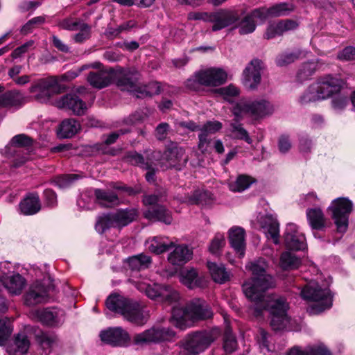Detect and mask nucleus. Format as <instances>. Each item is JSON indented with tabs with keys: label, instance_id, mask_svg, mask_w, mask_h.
Here are the masks:
<instances>
[{
	"label": "nucleus",
	"instance_id": "obj_45",
	"mask_svg": "<svg viewBox=\"0 0 355 355\" xmlns=\"http://www.w3.org/2000/svg\"><path fill=\"white\" fill-rule=\"evenodd\" d=\"M294 10L292 3L283 2L276 3L269 8V15L271 17H282L289 15Z\"/></svg>",
	"mask_w": 355,
	"mask_h": 355
},
{
	"label": "nucleus",
	"instance_id": "obj_37",
	"mask_svg": "<svg viewBox=\"0 0 355 355\" xmlns=\"http://www.w3.org/2000/svg\"><path fill=\"white\" fill-rule=\"evenodd\" d=\"M2 284L10 295H19L21 293L26 285V280L18 273L13 274L3 282Z\"/></svg>",
	"mask_w": 355,
	"mask_h": 355
},
{
	"label": "nucleus",
	"instance_id": "obj_15",
	"mask_svg": "<svg viewBox=\"0 0 355 355\" xmlns=\"http://www.w3.org/2000/svg\"><path fill=\"white\" fill-rule=\"evenodd\" d=\"M240 19L239 12L232 9H219L211 12L209 23L212 24L211 31L214 32L231 27L237 28V22Z\"/></svg>",
	"mask_w": 355,
	"mask_h": 355
},
{
	"label": "nucleus",
	"instance_id": "obj_26",
	"mask_svg": "<svg viewBox=\"0 0 355 355\" xmlns=\"http://www.w3.org/2000/svg\"><path fill=\"white\" fill-rule=\"evenodd\" d=\"M10 144L17 148H23L27 151L26 156L22 157L20 159L15 160L14 165L18 167L30 159V153L33 151L35 142L26 135L19 134L12 137Z\"/></svg>",
	"mask_w": 355,
	"mask_h": 355
},
{
	"label": "nucleus",
	"instance_id": "obj_13",
	"mask_svg": "<svg viewBox=\"0 0 355 355\" xmlns=\"http://www.w3.org/2000/svg\"><path fill=\"white\" fill-rule=\"evenodd\" d=\"M175 331L168 327H153L141 333L135 334L133 337V343L137 345H143L171 340L175 337Z\"/></svg>",
	"mask_w": 355,
	"mask_h": 355
},
{
	"label": "nucleus",
	"instance_id": "obj_48",
	"mask_svg": "<svg viewBox=\"0 0 355 355\" xmlns=\"http://www.w3.org/2000/svg\"><path fill=\"white\" fill-rule=\"evenodd\" d=\"M269 338V334L262 329L259 330V334L257 336V340L259 345L260 349L265 355L268 353L275 352V346L270 344Z\"/></svg>",
	"mask_w": 355,
	"mask_h": 355
},
{
	"label": "nucleus",
	"instance_id": "obj_39",
	"mask_svg": "<svg viewBox=\"0 0 355 355\" xmlns=\"http://www.w3.org/2000/svg\"><path fill=\"white\" fill-rule=\"evenodd\" d=\"M80 129V123L73 119H68L62 121L57 134L60 138H71Z\"/></svg>",
	"mask_w": 355,
	"mask_h": 355
},
{
	"label": "nucleus",
	"instance_id": "obj_46",
	"mask_svg": "<svg viewBox=\"0 0 355 355\" xmlns=\"http://www.w3.org/2000/svg\"><path fill=\"white\" fill-rule=\"evenodd\" d=\"M304 56L305 53L300 50H296L291 53H284L277 57L276 63L279 67H284Z\"/></svg>",
	"mask_w": 355,
	"mask_h": 355
},
{
	"label": "nucleus",
	"instance_id": "obj_11",
	"mask_svg": "<svg viewBox=\"0 0 355 355\" xmlns=\"http://www.w3.org/2000/svg\"><path fill=\"white\" fill-rule=\"evenodd\" d=\"M353 209V203L347 198H338L334 200L328 211L336 227L338 233H345L349 225V217Z\"/></svg>",
	"mask_w": 355,
	"mask_h": 355
},
{
	"label": "nucleus",
	"instance_id": "obj_4",
	"mask_svg": "<svg viewBox=\"0 0 355 355\" xmlns=\"http://www.w3.org/2000/svg\"><path fill=\"white\" fill-rule=\"evenodd\" d=\"M113 77L117 79V84L122 89L128 92H133L136 89L132 73L128 69H123L121 67H116L109 71L101 70L90 72L87 76V81L92 87L102 89L111 83Z\"/></svg>",
	"mask_w": 355,
	"mask_h": 355
},
{
	"label": "nucleus",
	"instance_id": "obj_20",
	"mask_svg": "<svg viewBox=\"0 0 355 355\" xmlns=\"http://www.w3.org/2000/svg\"><path fill=\"white\" fill-rule=\"evenodd\" d=\"M63 310L58 308H46L32 311L31 317L46 325H58L64 320Z\"/></svg>",
	"mask_w": 355,
	"mask_h": 355
},
{
	"label": "nucleus",
	"instance_id": "obj_9",
	"mask_svg": "<svg viewBox=\"0 0 355 355\" xmlns=\"http://www.w3.org/2000/svg\"><path fill=\"white\" fill-rule=\"evenodd\" d=\"M216 338L212 331L196 332L189 335L173 352V355H198L205 351Z\"/></svg>",
	"mask_w": 355,
	"mask_h": 355
},
{
	"label": "nucleus",
	"instance_id": "obj_35",
	"mask_svg": "<svg viewBox=\"0 0 355 355\" xmlns=\"http://www.w3.org/2000/svg\"><path fill=\"white\" fill-rule=\"evenodd\" d=\"M180 281L189 288L203 287L206 284L205 279L199 277L197 271L194 269L181 271Z\"/></svg>",
	"mask_w": 355,
	"mask_h": 355
},
{
	"label": "nucleus",
	"instance_id": "obj_2",
	"mask_svg": "<svg viewBox=\"0 0 355 355\" xmlns=\"http://www.w3.org/2000/svg\"><path fill=\"white\" fill-rule=\"evenodd\" d=\"M105 304L110 311L120 314L125 320L139 326L145 324L149 318L148 311L143 304L119 294H111Z\"/></svg>",
	"mask_w": 355,
	"mask_h": 355
},
{
	"label": "nucleus",
	"instance_id": "obj_59",
	"mask_svg": "<svg viewBox=\"0 0 355 355\" xmlns=\"http://www.w3.org/2000/svg\"><path fill=\"white\" fill-rule=\"evenodd\" d=\"M125 159L128 162L132 165L139 166L144 169L150 168V164L148 162H145L144 157L137 153H129Z\"/></svg>",
	"mask_w": 355,
	"mask_h": 355
},
{
	"label": "nucleus",
	"instance_id": "obj_30",
	"mask_svg": "<svg viewBox=\"0 0 355 355\" xmlns=\"http://www.w3.org/2000/svg\"><path fill=\"white\" fill-rule=\"evenodd\" d=\"M261 227L268 239H272L274 243H279V227L275 218L266 215L261 218Z\"/></svg>",
	"mask_w": 355,
	"mask_h": 355
},
{
	"label": "nucleus",
	"instance_id": "obj_16",
	"mask_svg": "<svg viewBox=\"0 0 355 355\" xmlns=\"http://www.w3.org/2000/svg\"><path fill=\"white\" fill-rule=\"evenodd\" d=\"M187 161L188 156L185 155L184 149L176 144H172L165 150L162 158L154 165L159 166L163 169L169 167H177L180 169V167L185 165Z\"/></svg>",
	"mask_w": 355,
	"mask_h": 355
},
{
	"label": "nucleus",
	"instance_id": "obj_47",
	"mask_svg": "<svg viewBox=\"0 0 355 355\" xmlns=\"http://www.w3.org/2000/svg\"><path fill=\"white\" fill-rule=\"evenodd\" d=\"M252 182L250 177L241 175L235 181L229 183V188L232 191L241 192L248 189Z\"/></svg>",
	"mask_w": 355,
	"mask_h": 355
},
{
	"label": "nucleus",
	"instance_id": "obj_25",
	"mask_svg": "<svg viewBox=\"0 0 355 355\" xmlns=\"http://www.w3.org/2000/svg\"><path fill=\"white\" fill-rule=\"evenodd\" d=\"M298 24L291 19L279 20L270 22L266 31L264 37L270 40L282 35L284 33L295 29Z\"/></svg>",
	"mask_w": 355,
	"mask_h": 355
},
{
	"label": "nucleus",
	"instance_id": "obj_50",
	"mask_svg": "<svg viewBox=\"0 0 355 355\" xmlns=\"http://www.w3.org/2000/svg\"><path fill=\"white\" fill-rule=\"evenodd\" d=\"M13 331L12 321L10 318L0 319V346H4Z\"/></svg>",
	"mask_w": 355,
	"mask_h": 355
},
{
	"label": "nucleus",
	"instance_id": "obj_28",
	"mask_svg": "<svg viewBox=\"0 0 355 355\" xmlns=\"http://www.w3.org/2000/svg\"><path fill=\"white\" fill-rule=\"evenodd\" d=\"M245 230L241 227L234 226L228 231L230 245L241 258L243 257L245 251Z\"/></svg>",
	"mask_w": 355,
	"mask_h": 355
},
{
	"label": "nucleus",
	"instance_id": "obj_60",
	"mask_svg": "<svg viewBox=\"0 0 355 355\" xmlns=\"http://www.w3.org/2000/svg\"><path fill=\"white\" fill-rule=\"evenodd\" d=\"M252 19L256 22H264L268 17H271L269 15V8H259L253 10L250 14H248Z\"/></svg>",
	"mask_w": 355,
	"mask_h": 355
},
{
	"label": "nucleus",
	"instance_id": "obj_7",
	"mask_svg": "<svg viewBox=\"0 0 355 355\" xmlns=\"http://www.w3.org/2000/svg\"><path fill=\"white\" fill-rule=\"evenodd\" d=\"M302 297L311 302L307 308L309 314H319L329 309L332 306V295L328 288V285L320 286L315 280L310 281L301 291Z\"/></svg>",
	"mask_w": 355,
	"mask_h": 355
},
{
	"label": "nucleus",
	"instance_id": "obj_57",
	"mask_svg": "<svg viewBox=\"0 0 355 355\" xmlns=\"http://www.w3.org/2000/svg\"><path fill=\"white\" fill-rule=\"evenodd\" d=\"M217 92L224 98V100L231 102L232 98L239 94V89L233 85L217 89Z\"/></svg>",
	"mask_w": 355,
	"mask_h": 355
},
{
	"label": "nucleus",
	"instance_id": "obj_8",
	"mask_svg": "<svg viewBox=\"0 0 355 355\" xmlns=\"http://www.w3.org/2000/svg\"><path fill=\"white\" fill-rule=\"evenodd\" d=\"M273 105L266 99H241L232 107V113L238 119L248 116L254 119H260L272 114Z\"/></svg>",
	"mask_w": 355,
	"mask_h": 355
},
{
	"label": "nucleus",
	"instance_id": "obj_21",
	"mask_svg": "<svg viewBox=\"0 0 355 355\" xmlns=\"http://www.w3.org/2000/svg\"><path fill=\"white\" fill-rule=\"evenodd\" d=\"M49 288L45 287L41 282L32 284L24 295V302L28 306H34L48 302Z\"/></svg>",
	"mask_w": 355,
	"mask_h": 355
},
{
	"label": "nucleus",
	"instance_id": "obj_56",
	"mask_svg": "<svg viewBox=\"0 0 355 355\" xmlns=\"http://www.w3.org/2000/svg\"><path fill=\"white\" fill-rule=\"evenodd\" d=\"M78 30L80 31L73 36V40L76 43H82L88 40L91 36V27L85 24L81 23Z\"/></svg>",
	"mask_w": 355,
	"mask_h": 355
},
{
	"label": "nucleus",
	"instance_id": "obj_41",
	"mask_svg": "<svg viewBox=\"0 0 355 355\" xmlns=\"http://www.w3.org/2000/svg\"><path fill=\"white\" fill-rule=\"evenodd\" d=\"M151 263V258L146 254H140L130 257L127 260L129 268L132 271H139L148 268Z\"/></svg>",
	"mask_w": 355,
	"mask_h": 355
},
{
	"label": "nucleus",
	"instance_id": "obj_33",
	"mask_svg": "<svg viewBox=\"0 0 355 355\" xmlns=\"http://www.w3.org/2000/svg\"><path fill=\"white\" fill-rule=\"evenodd\" d=\"M114 227L121 228L134 221L138 215L137 210L133 208L119 209L112 213Z\"/></svg>",
	"mask_w": 355,
	"mask_h": 355
},
{
	"label": "nucleus",
	"instance_id": "obj_58",
	"mask_svg": "<svg viewBox=\"0 0 355 355\" xmlns=\"http://www.w3.org/2000/svg\"><path fill=\"white\" fill-rule=\"evenodd\" d=\"M237 347L235 336L227 329L224 336L223 348L227 353L233 352Z\"/></svg>",
	"mask_w": 355,
	"mask_h": 355
},
{
	"label": "nucleus",
	"instance_id": "obj_53",
	"mask_svg": "<svg viewBox=\"0 0 355 355\" xmlns=\"http://www.w3.org/2000/svg\"><path fill=\"white\" fill-rule=\"evenodd\" d=\"M225 237L224 234L218 232L216 233L212 240L211 241L209 250L213 254L218 255L225 245Z\"/></svg>",
	"mask_w": 355,
	"mask_h": 355
},
{
	"label": "nucleus",
	"instance_id": "obj_29",
	"mask_svg": "<svg viewBox=\"0 0 355 355\" xmlns=\"http://www.w3.org/2000/svg\"><path fill=\"white\" fill-rule=\"evenodd\" d=\"M148 250L155 254H162L175 246L174 242L168 237L157 236L149 238L146 241Z\"/></svg>",
	"mask_w": 355,
	"mask_h": 355
},
{
	"label": "nucleus",
	"instance_id": "obj_18",
	"mask_svg": "<svg viewBox=\"0 0 355 355\" xmlns=\"http://www.w3.org/2000/svg\"><path fill=\"white\" fill-rule=\"evenodd\" d=\"M53 105L59 108L69 110L76 115H83L87 110V106L78 96L67 94L56 99Z\"/></svg>",
	"mask_w": 355,
	"mask_h": 355
},
{
	"label": "nucleus",
	"instance_id": "obj_49",
	"mask_svg": "<svg viewBox=\"0 0 355 355\" xmlns=\"http://www.w3.org/2000/svg\"><path fill=\"white\" fill-rule=\"evenodd\" d=\"M318 61L319 60L311 61L304 63L297 72V77L298 80L303 81L312 76L318 68Z\"/></svg>",
	"mask_w": 355,
	"mask_h": 355
},
{
	"label": "nucleus",
	"instance_id": "obj_51",
	"mask_svg": "<svg viewBox=\"0 0 355 355\" xmlns=\"http://www.w3.org/2000/svg\"><path fill=\"white\" fill-rule=\"evenodd\" d=\"M110 227H114L112 213L103 214L97 218L95 229L98 233L103 234Z\"/></svg>",
	"mask_w": 355,
	"mask_h": 355
},
{
	"label": "nucleus",
	"instance_id": "obj_36",
	"mask_svg": "<svg viewBox=\"0 0 355 355\" xmlns=\"http://www.w3.org/2000/svg\"><path fill=\"white\" fill-rule=\"evenodd\" d=\"M19 209L24 215L29 216L37 214L41 209V204L38 195L30 194L19 204Z\"/></svg>",
	"mask_w": 355,
	"mask_h": 355
},
{
	"label": "nucleus",
	"instance_id": "obj_42",
	"mask_svg": "<svg viewBox=\"0 0 355 355\" xmlns=\"http://www.w3.org/2000/svg\"><path fill=\"white\" fill-rule=\"evenodd\" d=\"M94 193L96 196V200L103 206L111 207L119 204V198L114 192L95 189Z\"/></svg>",
	"mask_w": 355,
	"mask_h": 355
},
{
	"label": "nucleus",
	"instance_id": "obj_10",
	"mask_svg": "<svg viewBox=\"0 0 355 355\" xmlns=\"http://www.w3.org/2000/svg\"><path fill=\"white\" fill-rule=\"evenodd\" d=\"M33 100L41 103H49L52 97L61 92V86L55 77L40 78L33 82L28 88Z\"/></svg>",
	"mask_w": 355,
	"mask_h": 355
},
{
	"label": "nucleus",
	"instance_id": "obj_19",
	"mask_svg": "<svg viewBox=\"0 0 355 355\" xmlns=\"http://www.w3.org/2000/svg\"><path fill=\"white\" fill-rule=\"evenodd\" d=\"M284 239L286 248L290 250H303L306 248L304 234L294 223H289L286 225Z\"/></svg>",
	"mask_w": 355,
	"mask_h": 355
},
{
	"label": "nucleus",
	"instance_id": "obj_3",
	"mask_svg": "<svg viewBox=\"0 0 355 355\" xmlns=\"http://www.w3.org/2000/svg\"><path fill=\"white\" fill-rule=\"evenodd\" d=\"M212 316V312L205 302L196 299L186 306H174L171 322L180 329H186L197 320H205Z\"/></svg>",
	"mask_w": 355,
	"mask_h": 355
},
{
	"label": "nucleus",
	"instance_id": "obj_62",
	"mask_svg": "<svg viewBox=\"0 0 355 355\" xmlns=\"http://www.w3.org/2000/svg\"><path fill=\"white\" fill-rule=\"evenodd\" d=\"M45 18L42 16H39L31 19L21 28V33L24 35H27L31 33L37 25L43 24Z\"/></svg>",
	"mask_w": 355,
	"mask_h": 355
},
{
	"label": "nucleus",
	"instance_id": "obj_23",
	"mask_svg": "<svg viewBox=\"0 0 355 355\" xmlns=\"http://www.w3.org/2000/svg\"><path fill=\"white\" fill-rule=\"evenodd\" d=\"M103 342L114 346L125 345L130 340L128 333L121 327H112L103 330L100 333Z\"/></svg>",
	"mask_w": 355,
	"mask_h": 355
},
{
	"label": "nucleus",
	"instance_id": "obj_64",
	"mask_svg": "<svg viewBox=\"0 0 355 355\" xmlns=\"http://www.w3.org/2000/svg\"><path fill=\"white\" fill-rule=\"evenodd\" d=\"M34 43L35 42L33 40H29L27 42L15 49L11 54V57L12 58V59L19 58L21 56H23V55H24L26 53H27L30 49H33Z\"/></svg>",
	"mask_w": 355,
	"mask_h": 355
},
{
	"label": "nucleus",
	"instance_id": "obj_1",
	"mask_svg": "<svg viewBox=\"0 0 355 355\" xmlns=\"http://www.w3.org/2000/svg\"><path fill=\"white\" fill-rule=\"evenodd\" d=\"M268 266L263 258L251 261L245 266L252 272V277L243 283V291L252 302L260 301L266 297L265 292L275 286L273 277L266 273Z\"/></svg>",
	"mask_w": 355,
	"mask_h": 355
},
{
	"label": "nucleus",
	"instance_id": "obj_32",
	"mask_svg": "<svg viewBox=\"0 0 355 355\" xmlns=\"http://www.w3.org/2000/svg\"><path fill=\"white\" fill-rule=\"evenodd\" d=\"M40 345V355H55V350L58 347L56 336L47 333H42L37 336Z\"/></svg>",
	"mask_w": 355,
	"mask_h": 355
},
{
	"label": "nucleus",
	"instance_id": "obj_52",
	"mask_svg": "<svg viewBox=\"0 0 355 355\" xmlns=\"http://www.w3.org/2000/svg\"><path fill=\"white\" fill-rule=\"evenodd\" d=\"M237 28H239V33L241 35L252 33L255 31L256 23L249 15H247L241 21L239 20Z\"/></svg>",
	"mask_w": 355,
	"mask_h": 355
},
{
	"label": "nucleus",
	"instance_id": "obj_34",
	"mask_svg": "<svg viewBox=\"0 0 355 355\" xmlns=\"http://www.w3.org/2000/svg\"><path fill=\"white\" fill-rule=\"evenodd\" d=\"M207 268L213 280L218 284H225L230 280L232 275L227 270L223 264H217L214 262H207Z\"/></svg>",
	"mask_w": 355,
	"mask_h": 355
},
{
	"label": "nucleus",
	"instance_id": "obj_5",
	"mask_svg": "<svg viewBox=\"0 0 355 355\" xmlns=\"http://www.w3.org/2000/svg\"><path fill=\"white\" fill-rule=\"evenodd\" d=\"M255 302L254 311L259 315L263 309H270L272 315L270 325L275 331H294L292 320L288 317L286 311L288 304L284 298L271 300L270 296Z\"/></svg>",
	"mask_w": 355,
	"mask_h": 355
},
{
	"label": "nucleus",
	"instance_id": "obj_43",
	"mask_svg": "<svg viewBox=\"0 0 355 355\" xmlns=\"http://www.w3.org/2000/svg\"><path fill=\"white\" fill-rule=\"evenodd\" d=\"M241 119L235 116L234 121L230 123V131L232 133L233 138L240 140H244L248 144H251L252 139L250 137L248 131L243 127L242 124L238 122Z\"/></svg>",
	"mask_w": 355,
	"mask_h": 355
},
{
	"label": "nucleus",
	"instance_id": "obj_63",
	"mask_svg": "<svg viewBox=\"0 0 355 355\" xmlns=\"http://www.w3.org/2000/svg\"><path fill=\"white\" fill-rule=\"evenodd\" d=\"M137 26V22L135 20H129L121 24L116 29L114 30L112 28H108L107 35H117L122 31H128Z\"/></svg>",
	"mask_w": 355,
	"mask_h": 355
},
{
	"label": "nucleus",
	"instance_id": "obj_17",
	"mask_svg": "<svg viewBox=\"0 0 355 355\" xmlns=\"http://www.w3.org/2000/svg\"><path fill=\"white\" fill-rule=\"evenodd\" d=\"M263 69V65L261 60H252L243 71L242 83L243 85L250 89H257L261 82Z\"/></svg>",
	"mask_w": 355,
	"mask_h": 355
},
{
	"label": "nucleus",
	"instance_id": "obj_27",
	"mask_svg": "<svg viewBox=\"0 0 355 355\" xmlns=\"http://www.w3.org/2000/svg\"><path fill=\"white\" fill-rule=\"evenodd\" d=\"M173 247V250L168 255V261L170 263L182 266L191 259L193 251L187 245H175Z\"/></svg>",
	"mask_w": 355,
	"mask_h": 355
},
{
	"label": "nucleus",
	"instance_id": "obj_61",
	"mask_svg": "<svg viewBox=\"0 0 355 355\" xmlns=\"http://www.w3.org/2000/svg\"><path fill=\"white\" fill-rule=\"evenodd\" d=\"M308 355H331L323 343H315L306 346Z\"/></svg>",
	"mask_w": 355,
	"mask_h": 355
},
{
	"label": "nucleus",
	"instance_id": "obj_6",
	"mask_svg": "<svg viewBox=\"0 0 355 355\" xmlns=\"http://www.w3.org/2000/svg\"><path fill=\"white\" fill-rule=\"evenodd\" d=\"M343 84V80L337 76H324L309 87L300 96V101L305 104L326 99L334 94L339 92Z\"/></svg>",
	"mask_w": 355,
	"mask_h": 355
},
{
	"label": "nucleus",
	"instance_id": "obj_22",
	"mask_svg": "<svg viewBox=\"0 0 355 355\" xmlns=\"http://www.w3.org/2000/svg\"><path fill=\"white\" fill-rule=\"evenodd\" d=\"M198 76L202 85L216 87L225 83L227 78V73L220 68H209L198 71Z\"/></svg>",
	"mask_w": 355,
	"mask_h": 355
},
{
	"label": "nucleus",
	"instance_id": "obj_24",
	"mask_svg": "<svg viewBox=\"0 0 355 355\" xmlns=\"http://www.w3.org/2000/svg\"><path fill=\"white\" fill-rule=\"evenodd\" d=\"M31 346V341L24 333L15 334L6 346V351L9 355L26 354Z\"/></svg>",
	"mask_w": 355,
	"mask_h": 355
},
{
	"label": "nucleus",
	"instance_id": "obj_54",
	"mask_svg": "<svg viewBox=\"0 0 355 355\" xmlns=\"http://www.w3.org/2000/svg\"><path fill=\"white\" fill-rule=\"evenodd\" d=\"M80 175L77 174H67L55 177L53 180V184L60 189L69 187L76 180L80 179Z\"/></svg>",
	"mask_w": 355,
	"mask_h": 355
},
{
	"label": "nucleus",
	"instance_id": "obj_12",
	"mask_svg": "<svg viewBox=\"0 0 355 355\" xmlns=\"http://www.w3.org/2000/svg\"><path fill=\"white\" fill-rule=\"evenodd\" d=\"M136 287L140 291L144 292L152 300L169 304L177 302L180 300L179 293L170 286L137 282L136 283Z\"/></svg>",
	"mask_w": 355,
	"mask_h": 355
},
{
	"label": "nucleus",
	"instance_id": "obj_31",
	"mask_svg": "<svg viewBox=\"0 0 355 355\" xmlns=\"http://www.w3.org/2000/svg\"><path fill=\"white\" fill-rule=\"evenodd\" d=\"M306 217L309 225L313 230H324L330 225L320 208L307 209Z\"/></svg>",
	"mask_w": 355,
	"mask_h": 355
},
{
	"label": "nucleus",
	"instance_id": "obj_44",
	"mask_svg": "<svg viewBox=\"0 0 355 355\" xmlns=\"http://www.w3.org/2000/svg\"><path fill=\"white\" fill-rule=\"evenodd\" d=\"M300 264V259L290 252H285L280 257L279 265L283 270H294Z\"/></svg>",
	"mask_w": 355,
	"mask_h": 355
},
{
	"label": "nucleus",
	"instance_id": "obj_14",
	"mask_svg": "<svg viewBox=\"0 0 355 355\" xmlns=\"http://www.w3.org/2000/svg\"><path fill=\"white\" fill-rule=\"evenodd\" d=\"M162 198L161 195L157 194L145 196L143 198L144 204L146 206L154 205V207L145 211L144 215L150 220H157L169 225L173 220L171 212L164 207L157 205L158 202L162 201Z\"/></svg>",
	"mask_w": 355,
	"mask_h": 355
},
{
	"label": "nucleus",
	"instance_id": "obj_38",
	"mask_svg": "<svg viewBox=\"0 0 355 355\" xmlns=\"http://www.w3.org/2000/svg\"><path fill=\"white\" fill-rule=\"evenodd\" d=\"M222 123L218 121H208L200 129L201 132L199 135L198 147L200 150L204 151L206 150V144L208 143L207 135L214 134L222 128Z\"/></svg>",
	"mask_w": 355,
	"mask_h": 355
},
{
	"label": "nucleus",
	"instance_id": "obj_55",
	"mask_svg": "<svg viewBox=\"0 0 355 355\" xmlns=\"http://www.w3.org/2000/svg\"><path fill=\"white\" fill-rule=\"evenodd\" d=\"M95 199L92 191H85L78 199L77 205L82 209H91L94 207Z\"/></svg>",
	"mask_w": 355,
	"mask_h": 355
},
{
	"label": "nucleus",
	"instance_id": "obj_40",
	"mask_svg": "<svg viewBox=\"0 0 355 355\" xmlns=\"http://www.w3.org/2000/svg\"><path fill=\"white\" fill-rule=\"evenodd\" d=\"M24 97L18 90L8 91L0 95V107H13L21 105L23 103Z\"/></svg>",
	"mask_w": 355,
	"mask_h": 355
}]
</instances>
